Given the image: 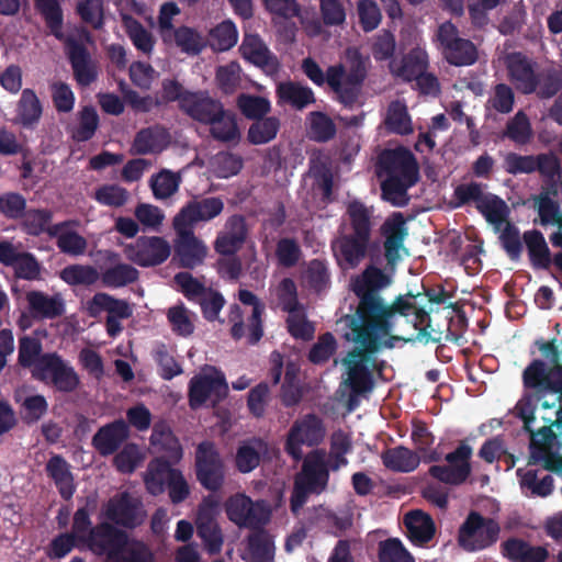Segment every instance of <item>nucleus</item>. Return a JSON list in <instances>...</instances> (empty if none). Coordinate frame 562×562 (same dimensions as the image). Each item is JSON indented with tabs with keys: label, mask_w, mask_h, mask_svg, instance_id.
<instances>
[{
	"label": "nucleus",
	"mask_w": 562,
	"mask_h": 562,
	"mask_svg": "<svg viewBox=\"0 0 562 562\" xmlns=\"http://www.w3.org/2000/svg\"><path fill=\"white\" fill-rule=\"evenodd\" d=\"M392 279L381 268L373 265L368 266L351 283V289L358 297V306L355 314L347 315L346 325L369 326L375 329L393 330L394 318L396 315L412 317L411 322L417 330L415 337L403 338L391 336L392 340H403L405 342L414 341H435L429 331L431 318L424 306L417 302L418 295L408 292L405 295L397 296L391 304H387L381 295V291L387 288Z\"/></svg>",
	"instance_id": "nucleus-1"
},
{
	"label": "nucleus",
	"mask_w": 562,
	"mask_h": 562,
	"mask_svg": "<svg viewBox=\"0 0 562 562\" xmlns=\"http://www.w3.org/2000/svg\"><path fill=\"white\" fill-rule=\"evenodd\" d=\"M350 333L345 335L347 340L355 342L352 348L341 362L347 370L346 383L352 395H361L373 387V376L370 367L373 366V356L380 350L382 339L390 336V329H375L369 326L347 325ZM384 346L392 348L394 345L385 341Z\"/></svg>",
	"instance_id": "nucleus-2"
},
{
	"label": "nucleus",
	"mask_w": 562,
	"mask_h": 562,
	"mask_svg": "<svg viewBox=\"0 0 562 562\" xmlns=\"http://www.w3.org/2000/svg\"><path fill=\"white\" fill-rule=\"evenodd\" d=\"M378 176L383 198L396 206L407 204V190L419 180V167L415 155L404 146L384 149L378 156Z\"/></svg>",
	"instance_id": "nucleus-3"
},
{
	"label": "nucleus",
	"mask_w": 562,
	"mask_h": 562,
	"mask_svg": "<svg viewBox=\"0 0 562 562\" xmlns=\"http://www.w3.org/2000/svg\"><path fill=\"white\" fill-rule=\"evenodd\" d=\"M525 393L515 406L516 416L522 420L524 429L530 435V445L536 449L550 447L555 434L552 426L562 432V407L554 409V404L541 401L548 393L532 390Z\"/></svg>",
	"instance_id": "nucleus-4"
},
{
	"label": "nucleus",
	"mask_w": 562,
	"mask_h": 562,
	"mask_svg": "<svg viewBox=\"0 0 562 562\" xmlns=\"http://www.w3.org/2000/svg\"><path fill=\"white\" fill-rule=\"evenodd\" d=\"M345 55L348 70L342 64L329 66L327 85L341 104L352 108L358 102L367 78L369 57H364L357 47H348Z\"/></svg>",
	"instance_id": "nucleus-5"
},
{
	"label": "nucleus",
	"mask_w": 562,
	"mask_h": 562,
	"mask_svg": "<svg viewBox=\"0 0 562 562\" xmlns=\"http://www.w3.org/2000/svg\"><path fill=\"white\" fill-rule=\"evenodd\" d=\"M501 533L499 524L471 510L458 531V543L467 552H477L494 546Z\"/></svg>",
	"instance_id": "nucleus-6"
},
{
	"label": "nucleus",
	"mask_w": 562,
	"mask_h": 562,
	"mask_svg": "<svg viewBox=\"0 0 562 562\" xmlns=\"http://www.w3.org/2000/svg\"><path fill=\"white\" fill-rule=\"evenodd\" d=\"M194 471L196 481L210 492H218L225 483V464L215 443L201 441L195 449Z\"/></svg>",
	"instance_id": "nucleus-7"
},
{
	"label": "nucleus",
	"mask_w": 562,
	"mask_h": 562,
	"mask_svg": "<svg viewBox=\"0 0 562 562\" xmlns=\"http://www.w3.org/2000/svg\"><path fill=\"white\" fill-rule=\"evenodd\" d=\"M227 518L239 528L250 530L265 527L271 517V509L266 501L254 502L246 494H235L225 503Z\"/></svg>",
	"instance_id": "nucleus-8"
},
{
	"label": "nucleus",
	"mask_w": 562,
	"mask_h": 562,
	"mask_svg": "<svg viewBox=\"0 0 562 562\" xmlns=\"http://www.w3.org/2000/svg\"><path fill=\"white\" fill-rule=\"evenodd\" d=\"M472 447L464 440L460 441L453 451L445 456L447 464L431 465L428 473L431 477L443 484L451 486L462 485L472 473Z\"/></svg>",
	"instance_id": "nucleus-9"
},
{
	"label": "nucleus",
	"mask_w": 562,
	"mask_h": 562,
	"mask_svg": "<svg viewBox=\"0 0 562 562\" xmlns=\"http://www.w3.org/2000/svg\"><path fill=\"white\" fill-rule=\"evenodd\" d=\"M437 38L440 43L446 61L452 66H471L479 58L477 48L473 42L459 36L458 27L450 21L439 25Z\"/></svg>",
	"instance_id": "nucleus-10"
},
{
	"label": "nucleus",
	"mask_w": 562,
	"mask_h": 562,
	"mask_svg": "<svg viewBox=\"0 0 562 562\" xmlns=\"http://www.w3.org/2000/svg\"><path fill=\"white\" fill-rule=\"evenodd\" d=\"M324 437L323 420L315 414H307L302 419L294 422L290 428L284 450L294 461H300L303 458L302 446H317Z\"/></svg>",
	"instance_id": "nucleus-11"
},
{
	"label": "nucleus",
	"mask_w": 562,
	"mask_h": 562,
	"mask_svg": "<svg viewBox=\"0 0 562 562\" xmlns=\"http://www.w3.org/2000/svg\"><path fill=\"white\" fill-rule=\"evenodd\" d=\"M82 42L92 44L93 36L85 29H72V77L80 87H89L99 76L98 60Z\"/></svg>",
	"instance_id": "nucleus-12"
},
{
	"label": "nucleus",
	"mask_w": 562,
	"mask_h": 562,
	"mask_svg": "<svg viewBox=\"0 0 562 562\" xmlns=\"http://www.w3.org/2000/svg\"><path fill=\"white\" fill-rule=\"evenodd\" d=\"M103 514L112 524L127 529L140 526L146 518L142 501L128 492L111 497L104 506Z\"/></svg>",
	"instance_id": "nucleus-13"
},
{
	"label": "nucleus",
	"mask_w": 562,
	"mask_h": 562,
	"mask_svg": "<svg viewBox=\"0 0 562 562\" xmlns=\"http://www.w3.org/2000/svg\"><path fill=\"white\" fill-rule=\"evenodd\" d=\"M376 244L372 234L344 227L342 234L333 244V250L338 261H344L348 268H357Z\"/></svg>",
	"instance_id": "nucleus-14"
},
{
	"label": "nucleus",
	"mask_w": 562,
	"mask_h": 562,
	"mask_svg": "<svg viewBox=\"0 0 562 562\" xmlns=\"http://www.w3.org/2000/svg\"><path fill=\"white\" fill-rule=\"evenodd\" d=\"M218 501L212 496H205L196 512V533L201 538L209 553L216 554L222 550L223 533L216 517L218 515Z\"/></svg>",
	"instance_id": "nucleus-15"
},
{
	"label": "nucleus",
	"mask_w": 562,
	"mask_h": 562,
	"mask_svg": "<svg viewBox=\"0 0 562 562\" xmlns=\"http://www.w3.org/2000/svg\"><path fill=\"white\" fill-rule=\"evenodd\" d=\"M125 257L139 267H155L170 256V245L164 237L140 236L124 247Z\"/></svg>",
	"instance_id": "nucleus-16"
},
{
	"label": "nucleus",
	"mask_w": 562,
	"mask_h": 562,
	"mask_svg": "<svg viewBox=\"0 0 562 562\" xmlns=\"http://www.w3.org/2000/svg\"><path fill=\"white\" fill-rule=\"evenodd\" d=\"M228 394V384L223 373L215 375L198 374L189 382V405L192 409L203 406L207 401L213 405L222 402Z\"/></svg>",
	"instance_id": "nucleus-17"
},
{
	"label": "nucleus",
	"mask_w": 562,
	"mask_h": 562,
	"mask_svg": "<svg viewBox=\"0 0 562 562\" xmlns=\"http://www.w3.org/2000/svg\"><path fill=\"white\" fill-rule=\"evenodd\" d=\"M127 541L125 531L106 521L91 528L87 538L88 548L97 555H104L106 562H111Z\"/></svg>",
	"instance_id": "nucleus-18"
},
{
	"label": "nucleus",
	"mask_w": 562,
	"mask_h": 562,
	"mask_svg": "<svg viewBox=\"0 0 562 562\" xmlns=\"http://www.w3.org/2000/svg\"><path fill=\"white\" fill-rule=\"evenodd\" d=\"M522 384L526 390L562 396V367L548 368L547 362L535 359L522 371Z\"/></svg>",
	"instance_id": "nucleus-19"
},
{
	"label": "nucleus",
	"mask_w": 562,
	"mask_h": 562,
	"mask_svg": "<svg viewBox=\"0 0 562 562\" xmlns=\"http://www.w3.org/2000/svg\"><path fill=\"white\" fill-rule=\"evenodd\" d=\"M224 210V202L218 196L194 198L181 207L173 218V227H190L200 222H210Z\"/></svg>",
	"instance_id": "nucleus-20"
},
{
	"label": "nucleus",
	"mask_w": 562,
	"mask_h": 562,
	"mask_svg": "<svg viewBox=\"0 0 562 562\" xmlns=\"http://www.w3.org/2000/svg\"><path fill=\"white\" fill-rule=\"evenodd\" d=\"M381 235L384 237V257L389 267L394 268L401 260V250L408 235L406 220L401 212L393 213L381 225Z\"/></svg>",
	"instance_id": "nucleus-21"
},
{
	"label": "nucleus",
	"mask_w": 562,
	"mask_h": 562,
	"mask_svg": "<svg viewBox=\"0 0 562 562\" xmlns=\"http://www.w3.org/2000/svg\"><path fill=\"white\" fill-rule=\"evenodd\" d=\"M177 233L175 243V257L179 266L186 269H193L204 261L207 254L205 244L200 240L190 227H173Z\"/></svg>",
	"instance_id": "nucleus-22"
},
{
	"label": "nucleus",
	"mask_w": 562,
	"mask_h": 562,
	"mask_svg": "<svg viewBox=\"0 0 562 562\" xmlns=\"http://www.w3.org/2000/svg\"><path fill=\"white\" fill-rule=\"evenodd\" d=\"M32 368V375L36 380L52 383L59 391H70V368L58 355L44 353Z\"/></svg>",
	"instance_id": "nucleus-23"
},
{
	"label": "nucleus",
	"mask_w": 562,
	"mask_h": 562,
	"mask_svg": "<svg viewBox=\"0 0 562 562\" xmlns=\"http://www.w3.org/2000/svg\"><path fill=\"white\" fill-rule=\"evenodd\" d=\"M239 52L244 59L262 69L267 75L272 76L280 70L278 57L258 34L246 33L239 46Z\"/></svg>",
	"instance_id": "nucleus-24"
},
{
	"label": "nucleus",
	"mask_w": 562,
	"mask_h": 562,
	"mask_svg": "<svg viewBox=\"0 0 562 562\" xmlns=\"http://www.w3.org/2000/svg\"><path fill=\"white\" fill-rule=\"evenodd\" d=\"M295 479L315 491H325L329 481V468L323 450H313L303 460L301 472Z\"/></svg>",
	"instance_id": "nucleus-25"
},
{
	"label": "nucleus",
	"mask_w": 562,
	"mask_h": 562,
	"mask_svg": "<svg viewBox=\"0 0 562 562\" xmlns=\"http://www.w3.org/2000/svg\"><path fill=\"white\" fill-rule=\"evenodd\" d=\"M505 65L509 79L516 88L525 94L536 92L538 87V75L535 71L533 63L522 53L513 52L506 55Z\"/></svg>",
	"instance_id": "nucleus-26"
},
{
	"label": "nucleus",
	"mask_w": 562,
	"mask_h": 562,
	"mask_svg": "<svg viewBox=\"0 0 562 562\" xmlns=\"http://www.w3.org/2000/svg\"><path fill=\"white\" fill-rule=\"evenodd\" d=\"M248 235L246 220L234 214L225 223V231L216 236L214 250L222 256H234L244 246Z\"/></svg>",
	"instance_id": "nucleus-27"
},
{
	"label": "nucleus",
	"mask_w": 562,
	"mask_h": 562,
	"mask_svg": "<svg viewBox=\"0 0 562 562\" xmlns=\"http://www.w3.org/2000/svg\"><path fill=\"white\" fill-rule=\"evenodd\" d=\"M224 104L212 98L207 91H195L186 99L181 105V112L193 121L206 125L215 115L222 113Z\"/></svg>",
	"instance_id": "nucleus-28"
},
{
	"label": "nucleus",
	"mask_w": 562,
	"mask_h": 562,
	"mask_svg": "<svg viewBox=\"0 0 562 562\" xmlns=\"http://www.w3.org/2000/svg\"><path fill=\"white\" fill-rule=\"evenodd\" d=\"M128 437L130 427L120 418L99 428L92 437V445L101 456L106 457L113 454Z\"/></svg>",
	"instance_id": "nucleus-29"
},
{
	"label": "nucleus",
	"mask_w": 562,
	"mask_h": 562,
	"mask_svg": "<svg viewBox=\"0 0 562 562\" xmlns=\"http://www.w3.org/2000/svg\"><path fill=\"white\" fill-rule=\"evenodd\" d=\"M149 441L156 452L164 453L171 461L178 462L183 456L179 439L164 420L154 425Z\"/></svg>",
	"instance_id": "nucleus-30"
},
{
	"label": "nucleus",
	"mask_w": 562,
	"mask_h": 562,
	"mask_svg": "<svg viewBox=\"0 0 562 562\" xmlns=\"http://www.w3.org/2000/svg\"><path fill=\"white\" fill-rule=\"evenodd\" d=\"M34 5L50 33L64 42L65 56L70 60V35H65L61 32L63 10L59 0H34Z\"/></svg>",
	"instance_id": "nucleus-31"
},
{
	"label": "nucleus",
	"mask_w": 562,
	"mask_h": 562,
	"mask_svg": "<svg viewBox=\"0 0 562 562\" xmlns=\"http://www.w3.org/2000/svg\"><path fill=\"white\" fill-rule=\"evenodd\" d=\"M165 127L154 125L142 128L134 137L132 149L136 155H147L161 151L168 143Z\"/></svg>",
	"instance_id": "nucleus-32"
},
{
	"label": "nucleus",
	"mask_w": 562,
	"mask_h": 562,
	"mask_svg": "<svg viewBox=\"0 0 562 562\" xmlns=\"http://www.w3.org/2000/svg\"><path fill=\"white\" fill-rule=\"evenodd\" d=\"M86 310L89 316L94 318L103 311H106L109 313L108 315H113L122 319L131 317L133 313L126 301L115 299L103 292L95 293L92 299L87 302Z\"/></svg>",
	"instance_id": "nucleus-33"
},
{
	"label": "nucleus",
	"mask_w": 562,
	"mask_h": 562,
	"mask_svg": "<svg viewBox=\"0 0 562 562\" xmlns=\"http://www.w3.org/2000/svg\"><path fill=\"white\" fill-rule=\"evenodd\" d=\"M29 311L34 318L53 319L64 313L65 305L58 296H49L41 291L26 294Z\"/></svg>",
	"instance_id": "nucleus-34"
},
{
	"label": "nucleus",
	"mask_w": 562,
	"mask_h": 562,
	"mask_svg": "<svg viewBox=\"0 0 562 562\" xmlns=\"http://www.w3.org/2000/svg\"><path fill=\"white\" fill-rule=\"evenodd\" d=\"M529 260L535 269L547 270L553 262L543 234L538 229L526 231L522 235Z\"/></svg>",
	"instance_id": "nucleus-35"
},
{
	"label": "nucleus",
	"mask_w": 562,
	"mask_h": 562,
	"mask_svg": "<svg viewBox=\"0 0 562 562\" xmlns=\"http://www.w3.org/2000/svg\"><path fill=\"white\" fill-rule=\"evenodd\" d=\"M517 477L522 494L528 497H548L554 488V480L552 475L547 474L542 479L538 477V470L517 469Z\"/></svg>",
	"instance_id": "nucleus-36"
},
{
	"label": "nucleus",
	"mask_w": 562,
	"mask_h": 562,
	"mask_svg": "<svg viewBox=\"0 0 562 562\" xmlns=\"http://www.w3.org/2000/svg\"><path fill=\"white\" fill-rule=\"evenodd\" d=\"M170 461L161 457L155 458L148 463L144 482L149 494L157 496L164 493L172 471H178V469L171 467Z\"/></svg>",
	"instance_id": "nucleus-37"
},
{
	"label": "nucleus",
	"mask_w": 562,
	"mask_h": 562,
	"mask_svg": "<svg viewBox=\"0 0 562 562\" xmlns=\"http://www.w3.org/2000/svg\"><path fill=\"white\" fill-rule=\"evenodd\" d=\"M276 93L279 103L289 104L296 110H303L315 102L313 90L296 81H284L277 86Z\"/></svg>",
	"instance_id": "nucleus-38"
},
{
	"label": "nucleus",
	"mask_w": 562,
	"mask_h": 562,
	"mask_svg": "<svg viewBox=\"0 0 562 562\" xmlns=\"http://www.w3.org/2000/svg\"><path fill=\"white\" fill-rule=\"evenodd\" d=\"M404 524L412 542L425 544L429 542L436 531L432 518L422 510H412L405 515Z\"/></svg>",
	"instance_id": "nucleus-39"
},
{
	"label": "nucleus",
	"mask_w": 562,
	"mask_h": 562,
	"mask_svg": "<svg viewBox=\"0 0 562 562\" xmlns=\"http://www.w3.org/2000/svg\"><path fill=\"white\" fill-rule=\"evenodd\" d=\"M267 443L261 438L243 441L235 454V467L240 473L254 471L261 461V453L267 452Z\"/></svg>",
	"instance_id": "nucleus-40"
},
{
	"label": "nucleus",
	"mask_w": 562,
	"mask_h": 562,
	"mask_svg": "<svg viewBox=\"0 0 562 562\" xmlns=\"http://www.w3.org/2000/svg\"><path fill=\"white\" fill-rule=\"evenodd\" d=\"M43 114L42 103L32 89L22 90L21 98L16 104V122L24 128L37 126Z\"/></svg>",
	"instance_id": "nucleus-41"
},
{
	"label": "nucleus",
	"mask_w": 562,
	"mask_h": 562,
	"mask_svg": "<svg viewBox=\"0 0 562 562\" xmlns=\"http://www.w3.org/2000/svg\"><path fill=\"white\" fill-rule=\"evenodd\" d=\"M381 459L386 469L401 473L413 472L420 463L418 453L404 446L386 449Z\"/></svg>",
	"instance_id": "nucleus-42"
},
{
	"label": "nucleus",
	"mask_w": 562,
	"mask_h": 562,
	"mask_svg": "<svg viewBox=\"0 0 562 562\" xmlns=\"http://www.w3.org/2000/svg\"><path fill=\"white\" fill-rule=\"evenodd\" d=\"M374 210L360 200H352L346 206L342 227L372 234L374 227Z\"/></svg>",
	"instance_id": "nucleus-43"
},
{
	"label": "nucleus",
	"mask_w": 562,
	"mask_h": 562,
	"mask_svg": "<svg viewBox=\"0 0 562 562\" xmlns=\"http://www.w3.org/2000/svg\"><path fill=\"white\" fill-rule=\"evenodd\" d=\"M206 125L210 126V135L221 143H236L240 139V132L235 114L222 109V113L214 116Z\"/></svg>",
	"instance_id": "nucleus-44"
},
{
	"label": "nucleus",
	"mask_w": 562,
	"mask_h": 562,
	"mask_svg": "<svg viewBox=\"0 0 562 562\" xmlns=\"http://www.w3.org/2000/svg\"><path fill=\"white\" fill-rule=\"evenodd\" d=\"M247 550L250 562L274 561V542L265 527L251 530L247 538Z\"/></svg>",
	"instance_id": "nucleus-45"
},
{
	"label": "nucleus",
	"mask_w": 562,
	"mask_h": 562,
	"mask_svg": "<svg viewBox=\"0 0 562 562\" xmlns=\"http://www.w3.org/2000/svg\"><path fill=\"white\" fill-rule=\"evenodd\" d=\"M300 368L294 361H288L284 370V380L281 385L280 398L285 407L297 405L303 396L300 385Z\"/></svg>",
	"instance_id": "nucleus-46"
},
{
	"label": "nucleus",
	"mask_w": 562,
	"mask_h": 562,
	"mask_svg": "<svg viewBox=\"0 0 562 562\" xmlns=\"http://www.w3.org/2000/svg\"><path fill=\"white\" fill-rule=\"evenodd\" d=\"M169 34L170 40L166 44L175 43L181 52L188 55H198L205 47L203 36L195 29L181 25L172 30Z\"/></svg>",
	"instance_id": "nucleus-47"
},
{
	"label": "nucleus",
	"mask_w": 562,
	"mask_h": 562,
	"mask_svg": "<svg viewBox=\"0 0 562 562\" xmlns=\"http://www.w3.org/2000/svg\"><path fill=\"white\" fill-rule=\"evenodd\" d=\"M428 68V55L425 49L415 47L411 49L403 58L396 75L404 81H413L423 71Z\"/></svg>",
	"instance_id": "nucleus-48"
},
{
	"label": "nucleus",
	"mask_w": 562,
	"mask_h": 562,
	"mask_svg": "<svg viewBox=\"0 0 562 562\" xmlns=\"http://www.w3.org/2000/svg\"><path fill=\"white\" fill-rule=\"evenodd\" d=\"M280 120L268 116L250 124L247 132V140L252 145H263L276 138L280 130Z\"/></svg>",
	"instance_id": "nucleus-49"
},
{
	"label": "nucleus",
	"mask_w": 562,
	"mask_h": 562,
	"mask_svg": "<svg viewBox=\"0 0 562 562\" xmlns=\"http://www.w3.org/2000/svg\"><path fill=\"white\" fill-rule=\"evenodd\" d=\"M304 280L307 286L315 293L326 290L330 283V273L326 260L312 259L304 271Z\"/></svg>",
	"instance_id": "nucleus-50"
},
{
	"label": "nucleus",
	"mask_w": 562,
	"mask_h": 562,
	"mask_svg": "<svg viewBox=\"0 0 562 562\" xmlns=\"http://www.w3.org/2000/svg\"><path fill=\"white\" fill-rule=\"evenodd\" d=\"M139 272L127 263H117L105 269L101 274L103 285L108 288H122L137 281Z\"/></svg>",
	"instance_id": "nucleus-51"
},
{
	"label": "nucleus",
	"mask_w": 562,
	"mask_h": 562,
	"mask_svg": "<svg viewBox=\"0 0 562 562\" xmlns=\"http://www.w3.org/2000/svg\"><path fill=\"white\" fill-rule=\"evenodd\" d=\"M191 314L182 302L168 308L166 316L171 330L177 336L189 337L194 333L195 326Z\"/></svg>",
	"instance_id": "nucleus-52"
},
{
	"label": "nucleus",
	"mask_w": 562,
	"mask_h": 562,
	"mask_svg": "<svg viewBox=\"0 0 562 562\" xmlns=\"http://www.w3.org/2000/svg\"><path fill=\"white\" fill-rule=\"evenodd\" d=\"M384 123L391 132L400 135H407L413 131L407 108L398 100L390 103Z\"/></svg>",
	"instance_id": "nucleus-53"
},
{
	"label": "nucleus",
	"mask_w": 562,
	"mask_h": 562,
	"mask_svg": "<svg viewBox=\"0 0 562 562\" xmlns=\"http://www.w3.org/2000/svg\"><path fill=\"white\" fill-rule=\"evenodd\" d=\"M237 106L241 114L254 122L267 117L270 112V101L263 97L241 93L237 98Z\"/></svg>",
	"instance_id": "nucleus-54"
},
{
	"label": "nucleus",
	"mask_w": 562,
	"mask_h": 562,
	"mask_svg": "<svg viewBox=\"0 0 562 562\" xmlns=\"http://www.w3.org/2000/svg\"><path fill=\"white\" fill-rule=\"evenodd\" d=\"M238 40L236 25L231 20H225L210 32V42L214 50L226 52L234 47Z\"/></svg>",
	"instance_id": "nucleus-55"
},
{
	"label": "nucleus",
	"mask_w": 562,
	"mask_h": 562,
	"mask_svg": "<svg viewBox=\"0 0 562 562\" xmlns=\"http://www.w3.org/2000/svg\"><path fill=\"white\" fill-rule=\"evenodd\" d=\"M46 472L59 487L63 498L70 501V483L67 482L70 471L66 460L58 454L53 456L46 464Z\"/></svg>",
	"instance_id": "nucleus-56"
},
{
	"label": "nucleus",
	"mask_w": 562,
	"mask_h": 562,
	"mask_svg": "<svg viewBox=\"0 0 562 562\" xmlns=\"http://www.w3.org/2000/svg\"><path fill=\"white\" fill-rule=\"evenodd\" d=\"M477 211L485 217V220L495 225L499 226L509 214V209L506 202L496 194L487 193V196L477 205Z\"/></svg>",
	"instance_id": "nucleus-57"
},
{
	"label": "nucleus",
	"mask_w": 562,
	"mask_h": 562,
	"mask_svg": "<svg viewBox=\"0 0 562 562\" xmlns=\"http://www.w3.org/2000/svg\"><path fill=\"white\" fill-rule=\"evenodd\" d=\"M124 22L126 34L133 45L142 53L149 55L155 46L151 33L135 18L128 16Z\"/></svg>",
	"instance_id": "nucleus-58"
},
{
	"label": "nucleus",
	"mask_w": 562,
	"mask_h": 562,
	"mask_svg": "<svg viewBox=\"0 0 562 562\" xmlns=\"http://www.w3.org/2000/svg\"><path fill=\"white\" fill-rule=\"evenodd\" d=\"M337 128L334 121L325 113L315 111L310 113V136L318 143L333 139Z\"/></svg>",
	"instance_id": "nucleus-59"
},
{
	"label": "nucleus",
	"mask_w": 562,
	"mask_h": 562,
	"mask_svg": "<svg viewBox=\"0 0 562 562\" xmlns=\"http://www.w3.org/2000/svg\"><path fill=\"white\" fill-rule=\"evenodd\" d=\"M144 454L136 443H126L114 457L113 463L121 473H133L142 463Z\"/></svg>",
	"instance_id": "nucleus-60"
},
{
	"label": "nucleus",
	"mask_w": 562,
	"mask_h": 562,
	"mask_svg": "<svg viewBox=\"0 0 562 562\" xmlns=\"http://www.w3.org/2000/svg\"><path fill=\"white\" fill-rule=\"evenodd\" d=\"M379 560L380 562H415L413 555L397 538H390L379 543Z\"/></svg>",
	"instance_id": "nucleus-61"
},
{
	"label": "nucleus",
	"mask_w": 562,
	"mask_h": 562,
	"mask_svg": "<svg viewBox=\"0 0 562 562\" xmlns=\"http://www.w3.org/2000/svg\"><path fill=\"white\" fill-rule=\"evenodd\" d=\"M531 135L532 131L529 119L522 111H518L506 124L505 136L517 144H527Z\"/></svg>",
	"instance_id": "nucleus-62"
},
{
	"label": "nucleus",
	"mask_w": 562,
	"mask_h": 562,
	"mask_svg": "<svg viewBox=\"0 0 562 562\" xmlns=\"http://www.w3.org/2000/svg\"><path fill=\"white\" fill-rule=\"evenodd\" d=\"M288 333L294 338L310 341L314 338L315 327L304 313L291 312L285 319Z\"/></svg>",
	"instance_id": "nucleus-63"
},
{
	"label": "nucleus",
	"mask_w": 562,
	"mask_h": 562,
	"mask_svg": "<svg viewBox=\"0 0 562 562\" xmlns=\"http://www.w3.org/2000/svg\"><path fill=\"white\" fill-rule=\"evenodd\" d=\"M153 358L160 369V376L164 380H171L182 373V368L169 352L168 347L160 342L153 351Z\"/></svg>",
	"instance_id": "nucleus-64"
}]
</instances>
